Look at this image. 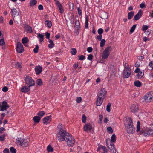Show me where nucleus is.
Returning a JSON list of instances; mask_svg holds the SVG:
<instances>
[{"label":"nucleus","mask_w":153,"mask_h":153,"mask_svg":"<svg viewBox=\"0 0 153 153\" xmlns=\"http://www.w3.org/2000/svg\"><path fill=\"white\" fill-rule=\"evenodd\" d=\"M65 17L67 22H69L71 24L74 23V16L73 14L68 13L65 16Z\"/></svg>","instance_id":"6e6552de"},{"label":"nucleus","mask_w":153,"mask_h":153,"mask_svg":"<svg viewBox=\"0 0 153 153\" xmlns=\"http://www.w3.org/2000/svg\"><path fill=\"white\" fill-rule=\"evenodd\" d=\"M15 65L16 67L19 68V70L20 71H21V66L20 63L18 62H16L15 63Z\"/></svg>","instance_id":"49530a36"},{"label":"nucleus","mask_w":153,"mask_h":153,"mask_svg":"<svg viewBox=\"0 0 153 153\" xmlns=\"http://www.w3.org/2000/svg\"><path fill=\"white\" fill-rule=\"evenodd\" d=\"M107 91L104 88H102L98 94L96 100V105L100 106L102 104L103 100L105 97Z\"/></svg>","instance_id":"7ed1b4c3"},{"label":"nucleus","mask_w":153,"mask_h":153,"mask_svg":"<svg viewBox=\"0 0 153 153\" xmlns=\"http://www.w3.org/2000/svg\"><path fill=\"white\" fill-rule=\"evenodd\" d=\"M44 36L43 35L38 33L37 35V37L39 39V42L41 43L43 41V39Z\"/></svg>","instance_id":"b1692460"},{"label":"nucleus","mask_w":153,"mask_h":153,"mask_svg":"<svg viewBox=\"0 0 153 153\" xmlns=\"http://www.w3.org/2000/svg\"><path fill=\"white\" fill-rule=\"evenodd\" d=\"M143 98L144 99V101L146 102H148L151 101L153 97L150 93H148L145 95Z\"/></svg>","instance_id":"9b49d317"},{"label":"nucleus","mask_w":153,"mask_h":153,"mask_svg":"<svg viewBox=\"0 0 153 153\" xmlns=\"http://www.w3.org/2000/svg\"><path fill=\"white\" fill-rule=\"evenodd\" d=\"M57 131V138L59 141H65V139L69 134L65 130L64 126L61 124L58 125Z\"/></svg>","instance_id":"f257e3e1"},{"label":"nucleus","mask_w":153,"mask_h":153,"mask_svg":"<svg viewBox=\"0 0 153 153\" xmlns=\"http://www.w3.org/2000/svg\"><path fill=\"white\" fill-rule=\"evenodd\" d=\"M80 149V148L79 146H78L77 147H74L73 148V151L75 152H76L79 151Z\"/></svg>","instance_id":"a18cd8bd"},{"label":"nucleus","mask_w":153,"mask_h":153,"mask_svg":"<svg viewBox=\"0 0 153 153\" xmlns=\"http://www.w3.org/2000/svg\"><path fill=\"white\" fill-rule=\"evenodd\" d=\"M49 42L50 43V44L48 45V47L49 48H52L53 47L54 45L53 42V41L52 40L49 39Z\"/></svg>","instance_id":"c756f323"},{"label":"nucleus","mask_w":153,"mask_h":153,"mask_svg":"<svg viewBox=\"0 0 153 153\" xmlns=\"http://www.w3.org/2000/svg\"><path fill=\"white\" fill-rule=\"evenodd\" d=\"M110 146L111 147L109 148L110 149L111 152V153H116V150L115 148L114 144L113 143L111 144Z\"/></svg>","instance_id":"4be33fe9"},{"label":"nucleus","mask_w":153,"mask_h":153,"mask_svg":"<svg viewBox=\"0 0 153 153\" xmlns=\"http://www.w3.org/2000/svg\"><path fill=\"white\" fill-rule=\"evenodd\" d=\"M105 42L106 41L104 39H103L101 40L100 43V46L101 47H103L104 46Z\"/></svg>","instance_id":"e433bc0d"},{"label":"nucleus","mask_w":153,"mask_h":153,"mask_svg":"<svg viewBox=\"0 0 153 153\" xmlns=\"http://www.w3.org/2000/svg\"><path fill=\"white\" fill-rule=\"evenodd\" d=\"M0 46L3 49H5V43L3 39H1L0 40Z\"/></svg>","instance_id":"5701e85b"},{"label":"nucleus","mask_w":153,"mask_h":153,"mask_svg":"<svg viewBox=\"0 0 153 153\" xmlns=\"http://www.w3.org/2000/svg\"><path fill=\"white\" fill-rule=\"evenodd\" d=\"M45 114V113L44 111H41L37 113V115L39 116L42 117Z\"/></svg>","instance_id":"a19ab883"},{"label":"nucleus","mask_w":153,"mask_h":153,"mask_svg":"<svg viewBox=\"0 0 153 153\" xmlns=\"http://www.w3.org/2000/svg\"><path fill=\"white\" fill-rule=\"evenodd\" d=\"M13 20L15 22L18 23L21 20V16L19 13H18L16 15L13 16Z\"/></svg>","instance_id":"dca6fc26"},{"label":"nucleus","mask_w":153,"mask_h":153,"mask_svg":"<svg viewBox=\"0 0 153 153\" xmlns=\"http://www.w3.org/2000/svg\"><path fill=\"white\" fill-rule=\"evenodd\" d=\"M148 29V26L146 25H144L142 27V29L143 31H146Z\"/></svg>","instance_id":"6e6d98bb"},{"label":"nucleus","mask_w":153,"mask_h":153,"mask_svg":"<svg viewBox=\"0 0 153 153\" xmlns=\"http://www.w3.org/2000/svg\"><path fill=\"white\" fill-rule=\"evenodd\" d=\"M30 87L28 86H24L22 87L21 89V91L22 92L26 93L29 91L30 90Z\"/></svg>","instance_id":"412c9836"},{"label":"nucleus","mask_w":153,"mask_h":153,"mask_svg":"<svg viewBox=\"0 0 153 153\" xmlns=\"http://www.w3.org/2000/svg\"><path fill=\"white\" fill-rule=\"evenodd\" d=\"M143 14L142 12L140 10L134 16V19L136 21L138 20L141 17Z\"/></svg>","instance_id":"f3484780"},{"label":"nucleus","mask_w":153,"mask_h":153,"mask_svg":"<svg viewBox=\"0 0 153 153\" xmlns=\"http://www.w3.org/2000/svg\"><path fill=\"white\" fill-rule=\"evenodd\" d=\"M89 17L88 16H86L85 27L86 28H88Z\"/></svg>","instance_id":"c85d7f7f"},{"label":"nucleus","mask_w":153,"mask_h":153,"mask_svg":"<svg viewBox=\"0 0 153 153\" xmlns=\"http://www.w3.org/2000/svg\"><path fill=\"white\" fill-rule=\"evenodd\" d=\"M9 106L8 105L7 102L4 101L2 102V104L1 106V108L0 110L1 111H3L7 109L9 107Z\"/></svg>","instance_id":"4468645a"},{"label":"nucleus","mask_w":153,"mask_h":153,"mask_svg":"<svg viewBox=\"0 0 153 153\" xmlns=\"http://www.w3.org/2000/svg\"><path fill=\"white\" fill-rule=\"evenodd\" d=\"M78 57H79V59L80 60H83L85 58V56L84 55H79Z\"/></svg>","instance_id":"5fc2aeb1"},{"label":"nucleus","mask_w":153,"mask_h":153,"mask_svg":"<svg viewBox=\"0 0 153 153\" xmlns=\"http://www.w3.org/2000/svg\"><path fill=\"white\" fill-rule=\"evenodd\" d=\"M77 10H78V13L79 15V16L81 15L82 12V11H81V10L80 7H79L78 8Z\"/></svg>","instance_id":"680f3d73"},{"label":"nucleus","mask_w":153,"mask_h":153,"mask_svg":"<svg viewBox=\"0 0 153 153\" xmlns=\"http://www.w3.org/2000/svg\"><path fill=\"white\" fill-rule=\"evenodd\" d=\"M134 85L136 86L139 87L141 86V83L139 81H136L134 82Z\"/></svg>","instance_id":"7c9ffc66"},{"label":"nucleus","mask_w":153,"mask_h":153,"mask_svg":"<svg viewBox=\"0 0 153 153\" xmlns=\"http://www.w3.org/2000/svg\"><path fill=\"white\" fill-rule=\"evenodd\" d=\"M149 65L151 68L153 69V61H152L150 62Z\"/></svg>","instance_id":"774afa93"},{"label":"nucleus","mask_w":153,"mask_h":153,"mask_svg":"<svg viewBox=\"0 0 153 153\" xmlns=\"http://www.w3.org/2000/svg\"><path fill=\"white\" fill-rule=\"evenodd\" d=\"M37 3L36 0H31L29 4L30 6L32 7L35 5Z\"/></svg>","instance_id":"cd10ccee"},{"label":"nucleus","mask_w":153,"mask_h":153,"mask_svg":"<svg viewBox=\"0 0 153 153\" xmlns=\"http://www.w3.org/2000/svg\"><path fill=\"white\" fill-rule=\"evenodd\" d=\"M65 140L66 142L67 145L69 147H73L75 143L74 138L70 134L65 139Z\"/></svg>","instance_id":"20e7f679"},{"label":"nucleus","mask_w":153,"mask_h":153,"mask_svg":"<svg viewBox=\"0 0 153 153\" xmlns=\"http://www.w3.org/2000/svg\"><path fill=\"white\" fill-rule=\"evenodd\" d=\"M93 59V56L91 54L89 55L88 57V59L91 61Z\"/></svg>","instance_id":"13d9d810"},{"label":"nucleus","mask_w":153,"mask_h":153,"mask_svg":"<svg viewBox=\"0 0 153 153\" xmlns=\"http://www.w3.org/2000/svg\"><path fill=\"white\" fill-rule=\"evenodd\" d=\"M24 28L25 30L27 33H30L32 32V27L29 25H25Z\"/></svg>","instance_id":"a211bd4d"},{"label":"nucleus","mask_w":153,"mask_h":153,"mask_svg":"<svg viewBox=\"0 0 153 153\" xmlns=\"http://www.w3.org/2000/svg\"><path fill=\"white\" fill-rule=\"evenodd\" d=\"M140 132L141 134H143V135L145 136L150 135L153 136V129H151L147 130H146L142 128Z\"/></svg>","instance_id":"1a4fd4ad"},{"label":"nucleus","mask_w":153,"mask_h":153,"mask_svg":"<svg viewBox=\"0 0 153 153\" xmlns=\"http://www.w3.org/2000/svg\"><path fill=\"white\" fill-rule=\"evenodd\" d=\"M130 108L131 112L133 113L135 112L138 110V105L137 104H134L131 106Z\"/></svg>","instance_id":"2eb2a0df"},{"label":"nucleus","mask_w":153,"mask_h":153,"mask_svg":"<svg viewBox=\"0 0 153 153\" xmlns=\"http://www.w3.org/2000/svg\"><path fill=\"white\" fill-rule=\"evenodd\" d=\"M69 9L70 10H72L73 9V4L72 2H69Z\"/></svg>","instance_id":"58836bf2"},{"label":"nucleus","mask_w":153,"mask_h":153,"mask_svg":"<svg viewBox=\"0 0 153 153\" xmlns=\"http://www.w3.org/2000/svg\"><path fill=\"white\" fill-rule=\"evenodd\" d=\"M51 116H47L44 117L43 119V123L45 124H47V122H48L49 121L50 122L51 121Z\"/></svg>","instance_id":"aec40b11"},{"label":"nucleus","mask_w":153,"mask_h":153,"mask_svg":"<svg viewBox=\"0 0 153 153\" xmlns=\"http://www.w3.org/2000/svg\"><path fill=\"white\" fill-rule=\"evenodd\" d=\"M131 74V69L130 68L128 65L127 64L123 72V77L124 78H127L129 77Z\"/></svg>","instance_id":"423d86ee"},{"label":"nucleus","mask_w":153,"mask_h":153,"mask_svg":"<svg viewBox=\"0 0 153 153\" xmlns=\"http://www.w3.org/2000/svg\"><path fill=\"white\" fill-rule=\"evenodd\" d=\"M136 25H133L131 28L130 30V33L131 34L132 33L134 30H135L136 27Z\"/></svg>","instance_id":"4c0bfd02"},{"label":"nucleus","mask_w":153,"mask_h":153,"mask_svg":"<svg viewBox=\"0 0 153 153\" xmlns=\"http://www.w3.org/2000/svg\"><path fill=\"white\" fill-rule=\"evenodd\" d=\"M70 51L71 53L73 55H75L77 53L76 50L74 48H71V49Z\"/></svg>","instance_id":"72a5a7b5"},{"label":"nucleus","mask_w":153,"mask_h":153,"mask_svg":"<svg viewBox=\"0 0 153 153\" xmlns=\"http://www.w3.org/2000/svg\"><path fill=\"white\" fill-rule=\"evenodd\" d=\"M38 50H39V46L38 45H36V47L33 49V52L35 53H37L38 52Z\"/></svg>","instance_id":"de8ad7c7"},{"label":"nucleus","mask_w":153,"mask_h":153,"mask_svg":"<svg viewBox=\"0 0 153 153\" xmlns=\"http://www.w3.org/2000/svg\"><path fill=\"white\" fill-rule=\"evenodd\" d=\"M33 119L35 123H39L41 119V118L38 116H35L34 117Z\"/></svg>","instance_id":"a878e982"},{"label":"nucleus","mask_w":153,"mask_h":153,"mask_svg":"<svg viewBox=\"0 0 153 153\" xmlns=\"http://www.w3.org/2000/svg\"><path fill=\"white\" fill-rule=\"evenodd\" d=\"M86 117L85 115V114H83L82 117V121L83 123H85L86 122Z\"/></svg>","instance_id":"603ef678"},{"label":"nucleus","mask_w":153,"mask_h":153,"mask_svg":"<svg viewBox=\"0 0 153 153\" xmlns=\"http://www.w3.org/2000/svg\"><path fill=\"white\" fill-rule=\"evenodd\" d=\"M36 83L39 86L42 85V82L41 79H37L36 81Z\"/></svg>","instance_id":"ea45409f"},{"label":"nucleus","mask_w":153,"mask_h":153,"mask_svg":"<svg viewBox=\"0 0 153 153\" xmlns=\"http://www.w3.org/2000/svg\"><path fill=\"white\" fill-rule=\"evenodd\" d=\"M144 75V73L142 72H139L137 74V76L138 78H141Z\"/></svg>","instance_id":"37998d69"},{"label":"nucleus","mask_w":153,"mask_h":153,"mask_svg":"<svg viewBox=\"0 0 153 153\" xmlns=\"http://www.w3.org/2000/svg\"><path fill=\"white\" fill-rule=\"evenodd\" d=\"M45 24L49 28H51L52 26L51 22L50 21L46 20L45 22Z\"/></svg>","instance_id":"2f4dec72"},{"label":"nucleus","mask_w":153,"mask_h":153,"mask_svg":"<svg viewBox=\"0 0 153 153\" xmlns=\"http://www.w3.org/2000/svg\"><path fill=\"white\" fill-rule=\"evenodd\" d=\"M5 135L4 134L0 136V141H3L5 139Z\"/></svg>","instance_id":"864d4df0"},{"label":"nucleus","mask_w":153,"mask_h":153,"mask_svg":"<svg viewBox=\"0 0 153 153\" xmlns=\"http://www.w3.org/2000/svg\"><path fill=\"white\" fill-rule=\"evenodd\" d=\"M80 24L78 20H76L75 22V26L77 28L79 27Z\"/></svg>","instance_id":"3c124183"},{"label":"nucleus","mask_w":153,"mask_h":153,"mask_svg":"<svg viewBox=\"0 0 153 153\" xmlns=\"http://www.w3.org/2000/svg\"><path fill=\"white\" fill-rule=\"evenodd\" d=\"M124 124L126 130L129 134H132L134 132L135 129L133 125L131 118L129 117H126Z\"/></svg>","instance_id":"f03ea898"},{"label":"nucleus","mask_w":153,"mask_h":153,"mask_svg":"<svg viewBox=\"0 0 153 153\" xmlns=\"http://www.w3.org/2000/svg\"><path fill=\"white\" fill-rule=\"evenodd\" d=\"M76 101L77 103H80L82 101V98L81 97H77Z\"/></svg>","instance_id":"4d7b16f0"},{"label":"nucleus","mask_w":153,"mask_h":153,"mask_svg":"<svg viewBox=\"0 0 153 153\" xmlns=\"http://www.w3.org/2000/svg\"><path fill=\"white\" fill-rule=\"evenodd\" d=\"M92 128V125L90 123H88L84 125L83 127V129L86 132H90Z\"/></svg>","instance_id":"ddd939ff"},{"label":"nucleus","mask_w":153,"mask_h":153,"mask_svg":"<svg viewBox=\"0 0 153 153\" xmlns=\"http://www.w3.org/2000/svg\"><path fill=\"white\" fill-rule=\"evenodd\" d=\"M50 34L48 32H46L45 33V36H46V38L47 39H49L50 36Z\"/></svg>","instance_id":"0e129e2a"},{"label":"nucleus","mask_w":153,"mask_h":153,"mask_svg":"<svg viewBox=\"0 0 153 153\" xmlns=\"http://www.w3.org/2000/svg\"><path fill=\"white\" fill-rule=\"evenodd\" d=\"M59 10L60 13H62L64 12V10L63 9V7H62V6L60 8H59Z\"/></svg>","instance_id":"69168bd1"},{"label":"nucleus","mask_w":153,"mask_h":153,"mask_svg":"<svg viewBox=\"0 0 153 153\" xmlns=\"http://www.w3.org/2000/svg\"><path fill=\"white\" fill-rule=\"evenodd\" d=\"M29 41V40L27 38V37H25L22 38V42L24 44L27 43Z\"/></svg>","instance_id":"473e14b6"},{"label":"nucleus","mask_w":153,"mask_h":153,"mask_svg":"<svg viewBox=\"0 0 153 153\" xmlns=\"http://www.w3.org/2000/svg\"><path fill=\"white\" fill-rule=\"evenodd\" d=\"M111 51V47H108L105 48L102 54V58L105 59L109 56Z\"/></svg>","instance_id":"9d476101"},{"label":"nucleus","mask_w":153,"mask_h":153,"mask_svg":"<svg viewBox=\"0 0 153 153\" xmlns=\"http://www.w3.org/2000/svg\"><path fill=\"white\" fill-rule=\"evenodd\" d=\"M17 11L16 9L13 8L11 9V14L12 16L16 15Z\"/></svg>","instance_id":"393cba45"},{"label":"nucleus","mask_w":153,"mask_h":153,"mask_svg":"<svg viewBox=\"0 0 153 153\" xmlns=\"http://www.w3.org/2000/svg\"><path fill=\"white\" fill-rule=\"evenodd\" d=\"M107 130L108 132L110 134L112 133L113 132L112 128L110 127H109L107 128Z\"/></svg>","instance_id":"79ce46f5"},{"label":"nucleus","mask_w":153,"mask_h":153,"mask_svg":"<svg viewBox=\"0 0 153 153\" xmlns=\"http://www.w3.org/2000/svg\"><path fill=\"white\" fill-rule=\"evenodd\" d=\"M8 90V88L6 86L2 88V91L4 92H7Z\"/></svg>","instance_id":"052dcab7"},{"label":"nucleus","mask_w":153,"mask_h":153,"mask_svg":"<svg viewBox=\"0 0 153 153\" xmlns=\"http://www.w3.org/2000/svg\"><path fill=\"white\" fill-rule=\"evenodd\" d=\"M116 137L115 134L112 135L111 137V141L112 142L114 143L116 141Z\"/></svg>","instance_id":"c9c22d12"},{"label":"nucleus","mask_w":153,"mask_h":153,"mask_svg":"<svg viewBox=\"0 0 153 153\" xmlns=\"http://www.w3.org/2000/svg\"><path fill=\"white\" fill-rule=\"evenodd\" d=\"M140 123L139 121H138L137 123V130L136 131L138 132L139 131L140 129Z\"/></svg>","instance_id":"c03bdc74"},{"label":"nucleus","mask_w":153,"mask_h":153,"mask_svg":"<svg viewBox=\"0 0 153 153\" xmlns=\"http://www.w3.org/2000/svg\"><path fill=\"white\" fill-rule=\"evenodd\" d=\"M111 104L110 103H108L107 105L106 110L108 112L110 111V107Z\"/></svg>","instance_id":"8fccbe9b"},{"label":"nucleus","mask_w":153,"mask_h":153,"mask_svg":"<svg viewBox=\"0 0 153 153\" xmlns=\"http://www.w3.org/2000/svg\"><path fill=\"white\" fill-rule=\"evenodd\" d=\"M102 36L101 35V34H99L97 36V39L99 41H101L102 40Z\"/></svg>","instance_id":"e2e57ef3"},{"label":"nucleus","mask_w":153,"mask_h":153,"mask_svg":"<svg viewBox=\"0 0 153 153\" xmlns=\"http://www.w3.org/2000/svg\"><path fill=\"white\" fill-rule=\"evenodd\" d=\"M35 70L36 74L38 75L42 72V68L40 66H36L35 67Z\"/></svg>","instance_id":"6ab92c4d"},{"label":"nucleus","mask_w":153,"mask_h":153,"mask_svg":"<svg viewBox=\"0 0 153 153\" xmlns=\"http://www.w3.org/2000/svg\"><path fill=\"white\" fill-rule=\"evenodd\" d=\"M134 12L133 11H131L129 12L128 15V18L129 20H130L132 18L134 15Z\"/></svg>","instance_id":"bb28decb"},{"label":"nucleus","mask_w":153,"mask_h":153,"mask_svg":"<svg viewBox=\"0 0 153 153\" xmlns=\"http://www.w3.org/2000/svg\"><path fill=\"white\" fill-rule=\"evenodd\" d=\"M10 152L12 153H16V150L13 147H11L10 148Z\"/></svg>","instance_id":"09e8293b"},{"label":"nucleus","mask_w":153,"mask_h":153,"mask_svg":"<svg viewBox=\"0 0 153 153\" xmlns=\"http://www.w3.org/2000/svg\"><path fill=\"white\" fill-rule=\"evenodd\" d=\"M24 49L23 45L20 42L17 43L16 47V51L19 53H21L23 52Z\"/></svg>","instance_id":"f8f14e48"},{"label":"nucleus","mask_w":153,"mask_h":153,"mask_svg":"<svg viewBox=\"0 0 153 153\" xmlns=\"http://www.w3.org/2000/svg\"><path fill=\"white\" fill-rule=\"evenodd\" d=\"M16 142L19 143L23 147H27L29 145L28 140L26 138H18L16 140Z\"/></svg>","instance_id":"39448f33"},{"label":"nucleus","mask_w":153,"mask_h":153,"mask_svg":"<svg viewBox=\"0 0 153 153\" xmlns=\"http://www.w3.org/2000/svg\"><path fill=\"white\" fill-rule=\"evenodd\" d=\"M25 84L28 85L29 87L34 86L35 85V82L33 79L29 76H27L25 78Z\"/></svg>","instance_id":"0eeeda50"},{"label":"nucleus","mask_w":153,"mask_h":153,"mask_svg":"<svg viewBox=\"0 0 153 153\" xmlns=\"http://www.w3.org/2000/svg\"><path fill=\"white\" fill-rule=\"evenodd\" d=\"M103 30L102 28H100L98 30V33L99 34H101L102 33Z\"/></svg>","instance_id":"bf43d9fd"},{"label":"nucleus","mask_w":153,"mask_h":153,"mask_svg":"<svg viewBox=\"0 0 153 153\" xmlns=\"http://www.w3.org/2000/svg\"><path fill=\"white\" fill-rule=\"evenodd\" d=\"M47 150L48 152H52L53 151V149L51 145H49L47 147Z\"/></svg>","instance_id":"f704fd0d"},{"label":"nucleus","mask_w":153,"mask_h":153,"mask_svg":"<svg viewBox=\"0 0 153 153\" xmlns=\"http://www.w3.org/2000/svg\"><path fill=\"white\" fill-rule=\"evenodd\" d=\"M9 149L7 148H5L3 151L4 153H9Z\"/></svg>","instance_id":"338daca9"}]
</instances>
